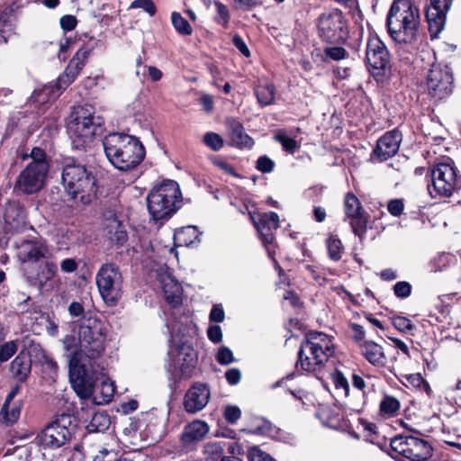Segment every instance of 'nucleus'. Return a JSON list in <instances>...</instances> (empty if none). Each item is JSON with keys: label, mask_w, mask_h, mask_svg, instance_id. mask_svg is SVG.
I'll list each match as a JSON object with an SVG mask.
<instances>
[{"label": "nucleus", "mask_w": 461, "mask_h": 461, "mask_svg": "<svg viewBox=\"0 0 461 461\" xmlns=\"http://www.w3.org/2000/svg\"><path fill=\"white\" fill-rule=\"evenodd\" d=\"M158 280L168 304L176 308L182 303L183 289L179 282L169 273L158 275Z\"/></svg>", "instance_id": "obj_24"}, {"label": "nucleus", "mask_w": 461, "mask_h": 461, "mask_svg": "<svg viewBox=\"0 0 461 461\" xmlns=\"http://www.w3.org/2000/svg\"><path fill=\"white\" fill-rule=\"evenodd\" d=\"M240 377L241 373L238 368H230L225 373V378L231 385L237 384L240 381Z\"/></svg>", "instance_id": "obj_59"}, {"label": "nucleus", "mask_w": 461, "mask_h": 461, "mask_svg": "<svg viewBox=\"0 0 461 461\" xmlns=\"http://www.w3.org/2000/svg\"><path fill=\"white\" fill-rule=\"evenodd\" d=\"M327 248L330 258L334 260L340 258L343 247L342 242L339 239L335 238L334 236H330L327 240Z\"/></svg>", "instance_id": "obj_41"}, {"label": "nucleus", "mask_w": 461, "mask_h": 461, "mask_svg": "<svg viewBox=\"0 0 461 461\" xmlns=\"http://www.w3.org/2000/svg\"><path fill=\"white\" fill-rule=\"evenodd\" d=\"M401 404L398 399L391 395H385L379 404V411L384 418H392L398 414Z\"/></svg>", "instance_id": "obj_35"}, {"label": "nucleus", "mask_w": 461, "mask_h": 461, "mask_svg": "<svg viewBox=\"0 0 461 461\" xmlns=\"http://www.w3.org/2000/svg\"><path fill=\"white\" fill-rule=\"evenodd\" d=\"M103 123L102 117L95 115L91 106L74 108L68 123V133L75 148L81 149L90 142Z\"/></svg>", "instance_id": "obj_8"}, {"label": "nucleus", "mask_w": 461, "mask_h": 461, "mask_svg": "<svg viewBox=\"0 0 461 461\" xmlns=\"http://www.w3.org/2000/svg\"><path fill=\"white\" fill-rule=\"evenodd\" d=\"M60 26L64 31H72L77 26V21L73 15H64L60 18Z\"/></svg>", "instance_id": "obj_57"}, {"label": "nucleus", "mask_w": 461, "mask_h": 461, "mask_svg": "<svg viewBox=\"0 0 461 461\" xmlns=\"http://www.w3.org/2000/svg\"><path fill=\"white\" fill-rule=\"evenodd\" d=\"M207 336L212 342L215 344L220 343L222 339V331L221 327L218 325L210 326L207 330Z\"/></svg>", "instance_id": "obj_55"}, {"label": "nucleus", "mask_w": 461, "mask_h": 461, "mask_svg": "<svg viewBox=\"0 0 461 461\" xmlns=\"http://www.w3.org/2000/svg\"><path fill=\"white\" fill-rule=\"evenodd\" d=\"M216 360L221 365H230L234 362L232 351L225 346L221 347L216 354Z\"/></svg>", "instance_id": "obj_45"}, {"label": "nucleus", "mask_w": 461, "mask_h": 461, "mask_svg": "<svg viewBox=\"0 0 461 461\" xmlns=\"http://www.w3.org/2000/svg\"><path fill=\"white\" fill-rule=\"evenodd\" d=\"M322 423L336 430H345L344 412L337 406L323 411L321 413Z\"/></svg>", "instance_id": "obj_29"}, {"label": "nucleus", "mask_w": 461, "mask_h": 461, "mask_svg": "<svg viewBox=\"0 0 461 461\" xmlns=\"http://www.w3.org/2000/svg\"><path fill=\"white\" fill-rule=\"evenodd\" d=\"M30 158L32 161L20 173L15 183V188L27 194L37 193L43 187L50 168L46 154L41 148H33Z\"/></svg>", "instance_id": "obj_9"}, {"label": "nucleus", "mask_w": 461, "mask_h": 461, "mask_svg": "<svg viewBox=\"0 0 461 461\" xmlns=\"http://www.w3.org/2000/svg\"><path fill=\"white\" fill-rule=\"evenodd\" d=\"M325 55L333 59V60H339L344 59L345 57V50L342 47H328L324 50Z\"/></svg>", "instance_id": "obj_54"}, {"label": "nucleus", "mask_w": 461, "mask_h": 461, "mask_svg": "<svg viewBox=\"0 0 461 461\" xmlns=\"http://www.w3.org/2000/svg\"><path fill=\"white\" fill-rule=\"evenodd\" d=\"M393 292L396 297L404 299L411 295V285L405 281L397 282L393 286Z\"/></svg>", "instance_id": "obj_47"}, {"label": "nucleus", "mask_w": 461, "mask_h": 461, "mask_svg": "<svg viewBox=\"0 0 461 461\" xmlns=\"http://www.w3.org/2000/svg\"><path fill=\"white\" fill-rule=\"evenodd\" d=\"M392 324L395 329L402 332H406L413 329L411 320L403 316H395L392 319Z\"/></svg>", "instance_id": "obj_48"}, {"label": "nucleus", "mask_w": 461, "mask_h": 461, "mask_svg": "<svg viewBox=\"0 0 461 461\" xmlns=\"http://www.w3.org/2000/svg\"><path fill=\"white\" fill-rule=\"evenodd\" d=\"M20 414V403L5 402L0 410V421L6 426H11L18 420Z\"/></svg>", "instance_id": "obj_32"}, {"label": "nucleus", "mask_w": 461, "mask_h": 461, "mask_svg": "<svg viewBox=\"0 0 461 461\" xmlns=\"http://www.w3.org/2000/svg\"><path fill=\"white\" fill-rule=\"evenodd\" d=\"M171 21L176 32L182 35H191L193 29L189 23L176 12L172 13Z\"/></svg>", "instance_id": "obj_38"}, {"label": "nucleus", "mask_w": 461, "mask_h": 461, "mask_svg": "<svg viewBox=\"0 0 461 461\" xmlns=\"http://www.w3.org/2000/svg\"><path fill=\"white\" fill-rule=\"evenodd\" d=\"M333 354L331 337L322 332H311L301 344L297 366H300L306 372H316L327 364L326 368L335 389L346 392L345 366L331 358Z\"/></svg>", "instance_id": "obj_2"}, {"label": "nucleus", "mask_w": 461, "mask_h": 461, "mask_svg": "<svg viewBox=\"0 0 461 461\" xmlns=\"http://www.w3.org/2000/svg\"><path fill=\"white\" fill-rule=\"evenodd\" d=\"M254 226L258 230L269 258H274L276 245L274 230L279 228V216L274 212L250 213Z\"/></svg>", "instance_id": "obj_16"}, {"label": "nucleus", "mask_w": 461, "mask_h": 461, "mask_svg": "<svg viewBox=\"0 0 461 461\" xmlns=\"http://www.w3.org/2000/svg\"><path fill=\"white\" fill-rule=\"evenodd\" d=\"M17 351V344L11 340L0 347V364L9 360Z\"/></svg>", "instance_id": "obj_44"}, {"label": "nucleus", "mask_w": 461, "mask_h": 461, "mask_svg": "<svg viewBox=\"0 0 461 461\" xmlns=\"http://www.w3.org/2000/svg\"><path fill=\"white\" fill-rule=\"evenodd\" d=\"M68 312L72 317H80L84 313V307L78 302H72L68 306Z\"/></svg>", "instance_id": "obj_64"}, {"label": "nucleus", "mask_w": 461, "mask_h": 461, "mask_svg": "<svg viewBox=\"0 0 461 461\" xmlns=\"http://www.w3.org/2000/svg\"><path fill=\"white\" fill-rule=\"evenodd\" d=\"M167 370L175 379L189 378L195 367L197 356L193 347L185 342L173 343L168 349Z\"/></svg>", "instance_id": "obj_12"}, {"label": "nucleus", "mask_w": 461, "mask_h": 461, "mask_svg": "<svg viewBox=\"0 0 461 461\" xmlns=\"http://www.w3.org/2000/svg\"><path fill=\"white\" fill-rule=\"evenodd\" d=\"M203 142L212 150H220L223 147L222 138L214 132H207L203 136Z\"/></svg>", "instance_id": "obj_43"}, {"label": "nucleus", "mask_w": 461, "mask_h": 461, "mask_svg": "<svg viewBox=\"0 0 461 461\" xmlns=\"http://www.w3.org/2000/svg\"><path fill=\"white\" fill-rule=\"evenodd\" d=\"M210 397L211 392L207 384L194 383L185 394L184 408L189 413H196L204 409Z\"/></svg>", "instance_id": "obj_22"}, {"label": "nucleus", "mask_w": 461, "mask_h": 461, "mask_svg": "<svg viewBox=\"0 0 461 461\" xmlns=\"http://www.w3.org/2000/svg\"><path fill=\"white\" fill-rule=\"evenodd\" d=\"M213 163L219 169H221L224 173L230 176H238V174L235 172L234 167L228 162L221 159H216L214 160Z\"/></svg>", "instance_id": "obj_61"}, {"label": "nucleus", "mask_w": 461, "mask_h": 461, "mask_svg": "<svg viewBox=\"0 0 461 461\" xmlns=\"http://www.w3.org/2000/svg\"><path fill=\"white\" fill-rule=\"evenodd\" d=\"M361 425L364 428V430L367 433L366 437L368 438L367 440H369L371 443H374L375 440L376 436V426L374 423L365 421L361 419L358 420Z\"/></svg>", "instance_id": "obj_56"}, {"label": "nucleus", "mask_w": 461, "mask_h": 461, "mask_svg": "<svg viewBox=\"0 0 461 461\" xmlns=\"http://www.w3.org/2000/svg\"><path fill=\"white\" fill-rule=\"evenodd\" d=\"M392 451L411 461H425L432 456V447L425 439L413 436H397L391 439Z\"/></svg>", "instance_id": "obj_14"}, {"label": "nucleus", "mask_w": 461, "mask_h": 461, "mask_svg": "<svg viewBox=\"0 0 461 461\" xmlns=\"http://www.w3.org/2000/svg\"><path fill=\"white\" fill-rule=\"evenodd\" d=\"M214 5L217 12L215 21L224 28H227L230 21V12L227 6L219 1L214 2Z\"/></svg>", "instance_id": "obj_42"}, {"label": "nucleus", "mask_w": 461, "mask_h": 461, "mask_svg": "<svg viewBox=\"0 0 461 461\" xmlns=\"http://www.w3.org/2000/svg\"><path fill=\"white\" fill-rule=\"evenodd\" d=\"M132 8H141L149 15H153L156 12V7L151 0H135L131 4Z\"/></svg>", "instance_id": "obj_52"}, {"label": "nucleus", "mask_w": 461, "mask_h": 461, "mask_svg": "<svg viewBox=\"0 0 461 461\" xmlns=\"http://www.w3.org/2000/svg\"><path fill=\"white\" fill-rule=\"evenodd\" d=\"M241 416L240 409L236 405H228L224 409V418L230 424H235Z\"/></svg>", "instance_id": "obj_49"}, {"label": "nucleus", "mask_w": 461, "mask_h": 461, "mask_svg": "<svg viewBox=\"0 0 461 461\" xmlns=\"http://www.w3.org/2000/svg\"><path fill=\"white\" fill-rule=\"evenodd\" d=\"M95 282L99 293L108 305H115L122 294V276L119 267L113 263L101 266Z\"/></svg>", "instance_id": "obj_11"}, {"label": "nucleus", "mask_w": 461, "mask_h": 461, "mask_svg": "<svg viewBox=\"0 0 461 461\" xmlns=\"http://www.w3.org/2000/svg\"><path fill=\"white\" fill-rule=\"evenodd\" d=\"M420 12L411 0H393L386 17L390 37L400 44L412 43L418 34Z\"/></svg>", "instance_id": "obj_4"}, {"label": "nucleus", "mask_w": 461, "mask_h": 461, "mask_svg": "<svg viewBox=\"0 0 461 461\" xmlns=\"http://www.w3.org/2000/svg\"><path fill=\"white\" fill-rule=\"evenodd\" d=\"M255 95L260 105H270L274 103L275 100V86L267 81L259 80L255 88Z\"/></svg>", "instance_id": "obj_30"}, {"label": "nucleus", "mask_w": 461, "mask_h": 461, "mask_svg": "<svg viewBox=\"0 0 461 461\" xmlns=\"http://www.w3.org/2000/svg\"><path fill=\"white\" fill-rule=\"evenodd\" d=\"M275 167L274 161L267 156H261L257 160V169L262 173H270Z\"/></svg>", "instance_id": "obj_50"}, {"label": "nucleus", "mask_w": 461, "mask_h": 461, "mask_svg": "<svg viewBox=\"0 0 461 461\" xmlns=\"http://www.w3.org/2000/svg\"><path fill=\"white\" fill-rule=\"evenodd\" d=\"M62 184L76 204L88 205L96 198V179L84 165L67 164L62 171Z\"/></svg>", "instance_id": "obj_5"}, {"label": "nucleus", "mask_w": 461, "mask_h": 461, "mask_svg": "<svg viewBox=\"0 0 461 461\" xmlns=\"http://www.w3.org/2000/svg\"><path fill=\"white\" fill-rule=\"evenodd\" d=\"M225 314L221 306L214 305L210 312V320L212 321L220 323L224 321Z\"/></svg>", "instance_id": "obj_60"}, {"label": "nucleus", "mask_w": 461, "mask_h": 461, "mask_svg": "<svg viewBox=\"0 0 461 461\" xmlns=\"http://www.w3.org/2000/svg\"><path fill=\"white\" fill-rule=\"evenodd\" d=\"M146 201L152 220H167L181 207L182 194L178 184L167 179L155 185Z\"/></svg>", "instance_id": "obj_6"}, {"label": "nucleus", "mask_w": 461, "mask_h": 461, "mask_svg": "<svg viewBox=\"0 0 461 461\" xmlns=\"http://www.w3.org/2000/svg\"><path fill=\"white\" fill-rule=\"evenodd\" d=\"M348 217L350 218V226L356 236L362 240L366 232L368 214L363 209L358 198L348 193Z\"/></svg>", "instance_id": "obj_21"}, {"label": "nucleus", "mask_w": 461, "mask_h": 461, "mask_svg": "<svg viewBox=\"0 0 461 461\" xmlns=\"http://www.w3.org/2000/svg\"><path fill=\"white\" fill-rule=\"evenodd\" d=\"M275 140L278 141L283 149L290 153H294L295 150L299 148L297 142L294 139L289 137L285 133L279 132L275 136Z\"/></svg>", "instance_id": "obj_40"}, {"label": "nucleus", "mask_w": 461, "mask_h": 461, "mask_svg": "<svg viewBox=\"0 0 461 461\" xmlns=\"http://www.w3.org/2000/svg\"><path fill=\"white\" fill-rule=\"evenodd\" d=\"M360 354L371 365L377 367H384L386 365L387 357L384 348L373 340H365L358 344Z\"/></svg>", "instance_id": "obj_25"}, {"label": "nucleus", "mask_w": 461, "mask_h": 461, "mask_svg": "<svg viewBox=\"0 0 461 461\" xmlns=\"http://www.w3.org/2000/svg\"><path fill=\"white\" fill-rule=\"evenodd\" d=\"M65 419L58 420L48 425L35 438V443L43 447L59 448L71 437V432L66 427Z\"/></svg>", "instance_id": "obj_18"}, {"label": "nucleus", "mask_w": 461, "mask_h": 461, "mask_svg": "<svg viewBox=\"0 0 461 461\" xmlns=\"http://www.w3.org/2000/svg\"><path fill=\"white\" fill-rule=\"evenodd\" d=\"M60 268L65 273H72L77 270V263L73 258H66L62 260Z\"/></svg>", "instance_id": "obj_63"}, {"label": "nucleus", "mask_w": 461, "mask_h": 461, "mask_svg": "<svg viewBox=\"0 0 461 461\" xmlns=\"http://www.w3.org/2000/svg\"><path fill=\"white\" fill-rule=\"evenodd\" d=\"M204 456L206 461H221L223 447L220 442H209L204 446Z\"/></svg>", "instance_id": "obj_37"}, {"label": "nucleus", "mask_w": 461, "mask_h": 461, "mask_svg": "<svg viewBox=\"0 0 461 461\" xmlns=\"http://www.w3.org/2000/svg\"><path fill=\"white\" fill-rule=\"evenodd\" d=\"M110 423V417L104 411H96L92 415L86 429L90 433L103 432L109 428Z\"/></svg>", "instance_id": "obj_33"}, {"label": "nucleus", "mask_w": 461, "mask_h": 461, "mask_svg": "<svg viewBox=\"0 0 461 461\" xmlns=\"http://www.w3.org/2000/svg\"><path fill=\"white\" fill-rule=\"evenodd\" d=\"M426 91L436 101L448 97L453 91V75L447 66L432 65L426 78Z\"/></svg>", "instance_id": "obj_15"}, {"label": "nucleus", "mask_w": 461, "mask_h": 461, "mask_svg": "<svg viewBox=\"0 0 461 461\" xmlns=\"http://www.w3.org/2000/svg\"><path fill=\"white\" fill-rule=\"evenodd\" d=\"M209 432V426L203 420H194L188 424L183 432L182 440L185 444L202 440Z\"/></svg>", "instance_id": "obj_27"}, {"label": "nucleus", "mask_w": 461, "mask_h": 461, "mask_svg": "<svg viewBox=\"0 0 461 461\" xmlns=\"http://www.w3.org/2000/svg\"><path fill=\"white\" fill-rule=\"evenodd\" d=\"M99 370L102 371V375H98V378L95 379V383L97 381H101V387H100V393L102 397L103 402H110L113 397V394L115 393V387L113 384V382L111 381L104 373V367L100 364ZM95 384H94V386Z\"/></svg>", "instance_id": "obj_34"}, {"label": "nucleus", "mask_w": 461, "mask_h": 461, "mask_svg": "<svg viewBox=\"0 0 461 461\" xmlns=\"http://www.w3.org/2000/svg\"><path fill=\"white\" fill-rule=\"evenodd\" d=\"M31 360L27 356L19 354L11 363V372L20 382H23L31 372Z\"/></svg>", "instance_id": "obj_31"}, {"label": "nucleus", "mask_w": 461, "mask_h": 461, "mask_svg": "<svg viewBox=\"0 0 461 461\" xmlns=\"http://www.w3.org/2000/svg\"><path fill=\"white\" fill-rule=\"evenodd\" d=\"M232 43L240 50V52L241 54H243L245 57L248 58L250 56V51H249L247 44L245 43V41L240 35L236 34L233 36Z\"/></svg>", "instance_id": "obj_58"}, {"label": "nucleus", "mask_w": 461, "mask_h": 461, "mask_svg": "<svg viewBox=\"0 0 461 461\" xmlns=\"http://www.w3.org/2000/svg\"><path fill=\"white\" fill-rule=\"evenodd\" d=\"M226 125L233 145L241 149H249L254 145L253 139L245 132L243 125L239 121L230 118L226 121Z\"/></svg>", "instance_id": "obj_26"}, {"label": "nucleus", "mask_w": 461, "mask_h": 461, "mask_svg": "<svg viewBox=\"0 0 461 461\" xmlns=\"http://www.w3.org/2000/svg\"><path fill=\"white\" fill-rule=\"evenodd\" d=\"M366 60L369 72L377 82L385 81L391 74V57L385 44L376 37L366 43Z\"/></svg>", "instance_id": "obj_13"}, {"label": "nucleus", "mask_w": 461, "mask_h": 461, "mask_svg": "<svg viewBox=\"0 0 461 461\" xmlns=\"http://www.w3.org/2000/svg\"><path fill=\"white\" fill-rule=\"evenodd\" d=\"M189 236H194L195 239L197 238V230L195 227L187 226L185 228H183L179 231H177L176 234V239H178L179 240H182L184 245H185V246H189L190 244H192L194 242V240H192L185 239V237H189Z\"/></svg>", "instance_id": "obj_46"}, {"label": "nucleus", "mask_w": 461, "mask_h": 461, "mask_svg": "<svg viewBox=\"0 0 461 461\" xmlns=\"http://www.w3.org/2000/svg\"><path fill=\"white\" fill-rule=\"evenodd\" d=\"M461 188V176L452 162H441L431 170L428 191L431 197H450Z\"/></svg>", "instance_id": "obj_10"}, {"label": "nucleus", "mask_w": 461, "mask_h": 461, "mask_svg": "<svg viewBox=\"0 0 461 461\" xmlns=\"http://www.w3.org/2000/svg\"><path fill=\"white\" fill-rule=\"evenodd\" d=\"M103 147L109 162L122 171L135 168L145 158L144 146L132 135L109 133L103 140Z\"/></svg>", "instance_id": "obj_3"}, {"label": "nucleus", "mask_w": 461, "mask_h": 461, "mask_svg": "<svg viewBox=\"0 0 461 461\" xmlns=\"http://www.w3.org/2000/svg\"><path fill=\"white\" fill-rule=\"evenodd\" d=\"M104 324L95 317L85 319L79 325V349L69 358V380L76 393L82 399L90 398L98 375H102L99 358L105 346Z\"/></svg>", "instance_id": "obj_1"}, {"label": "nucleus", "mask_w": 461, "mask_h": 461, "mask_svg": "<svg viewBox=\"0 0 461 461\" xmlns=\"http://www.w3.org/2000/svg\"><path fill=\"white\" fill-rule=\"evenodd\" d=\"M18 258L23 263H37L46 257L48 248L40 240H24L17 244Z\"/></svg>", "instance_id": "obj_23"}, {"label": "nucleus", "mask_w": 461, "mask_h": 461, "mask_svg": "<svg viewBox=\"0 0 461 461\" xmlns=\"http://www.w3.org/2000/svg\"><path fill=\"white\" fill-rule=\"evenodd\" d=\"M200 104L206 113H211L213 109V98L209 94H203L200 97Z\"/></svg>", "instance_id": "obj_62"}, {"label": "nucleus", "mask_w": 461, "mask_h": 461, "mask_svg": "<svg viewBox=\"0 0 461 461\" xmlns=\"http://www.w3.org/2000/svg\"><path fill=\"white\" fill-rule=\"evenodd\" d=\"M249 461H276L266 452H263L258 447H252L249 452Z\"/></svg>", "instance_id": "obj_51"}, {"label": "nucleus", "mask_w": 461, "mask_h": 461, "mask_svg": "<svg viewBox=\"0 0 461 461\" xmlns=\"http://www.w3.org/2000/svg\"><path fill=\"white\" fill-rule=\"evenodd\" d=\"M92 49L88 47L80 48L69 61L64 72L58 77L55 86H45L40 90H35L31 95V100L44 104L50 99L57 98L79 75L86 66Z\"/></svg>", "instance_id": "obj_7"}, {"label": "nucleus", "mask_w": 461, "mask_h": 461, "mask_svg": "<svg viewBox=\"0 0 461 461\" xmlns=\"http://www.w3.org/2000/svg\"><path fill=\"white\" fill-rule=\"evenodd\" d=\"M4 218L8 230L18 231L25 222L23 208L15 204L6 207Z\"/></svg>", "instance_id": "obj_28"}, {"label": "nucleus", "mask_w": 461, "mask_h": 461, "mask_svg": "<svg viewBox=\"0 0 461 461\" xmlns=\"http://www.w3.org/2000/svg\"><path fill=\"white\" fill-rule=\"evenodd\" d=\"M343 13L334 10L321 14L318 19V28L321 37L331 43L344 42L346 32Z\"/></svg>", "instance_id": "obj_17"}, {"label": "nucleus", "mask_w": 461, "mask_h": 461, "mask_svg": "<svg viewBox=\"0 0 461 461\" xmlns=\"http://www.w3.org/2000/svg\"><path fill=\"white\" fill-rule=\"evenodd\" d=\"M402 141V134L397 130L384 133L376 142L372 152V158L378 161H385L393 157L399 150Z\"/></svg>", "instance_id": "obj_20"}, {"label": "nucleus", "mask_w": 461, "mask_h": 461, "mask_svg": "<svg viewBox=\"0 0 461 461\" xmlns=\"http://www.w3.org/2000/svg\"><path fill=\"white\" fill-rule=\"evenodd\" d=\"M425 16L431 36H438L444 29L446 15L450 9L452 0H429Z\"/></svg>", "instance_id": "obj_19"}, {"label": "nucleus", "mask_w": 461, "mask_h": 461, "mask_svg": "<svg viewBox=\"0 0 461 461\" xmlns=\"http://www.w3.org/2000/svg\"><path fill=\"white\" fill-rule=\"evenodd\" d=\"M402 384L407 387L420 389L421 387H429L428 384L419 373L403 375Z\"/></svg>", "instance_id": "obj_39"}, {"label": "nucleus", "mask_w": 461, "mask_h": 461, "mask_svg": "<svg viewBox=\"0 0 461 461\" xmlns=\"http://www.w3.org/2000/svg\"><path fill=\"white\" fill-rule=\"evenodd\" d=\"M404 205L402 200L400 199H393L389 201L387 204V210L388 212L395 217H398L402 214L403 211Z\"/></svg>", "instance_id": "obj_53"}, {"label": "nucleus", "mask_w": 461, "mask_h": 461, "mask_svg": "<svg viewBox=\"0 0 461 461\" xmlns=\"http://www.w3.org/2000/svg\"><path fill=\"white\" fill-rule=\"evenodd\" d=\"M57 269V265L54 262L45 261L34 277L35 282L40 285V287H43L55 276Z\"/></svg>", "instance_id": "obj_36"}]
</instances>
